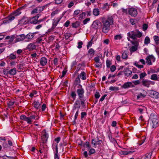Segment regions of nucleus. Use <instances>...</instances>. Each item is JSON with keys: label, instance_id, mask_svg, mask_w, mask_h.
I'll use <instances>...</instances> for the list:
<instances>
[{"label": "nucleus", "instance_id": "4c0bfd02", "mask_svg": "<svg viewBox=\"0 0 159 159\" xmlns=\"http://www.w3.org/2000/svg\"><path fill=\"white\" fill-rule=\"evenodd\" d=\"M152 155V153H147L145 155V158L144 159H150Z\"/></svg>", "mask_w": 159, "mask_h": 159}, {"label": "nucleus", "instance_id": "c756f323", "mask_svg": "<svg viewBox=\"0 0 159 159\" xmlns=\"http://www.w3.org/2000/svg\"><path fill=\"white\" fill-rule=\"evenodd\" d=\"M122 38V36L121 34H117L114 36V39L115 40H120Z\"/></svg>", "mask_w": 159, "mask_h": 159}, {"label": "nucleus", "instance_id": "f3484780", "mask_svg": "<svg viewBox=\"0 0 159 159\" xmlns=\"http://www.w3.org/2000/svg\"><path fill=\"white\" fill-rule=\"evenodd\" d=\"M47 61L48 60L46 57H42L40 59V65L42 66H44L47 64Z\"/></svg>", "mask_w": 159, "mask_h": 159}, {"label": "nucleus", "instance_id": "4d7b16f0", "mask_svg": "<svg viewBox=\"0 0 159 159\" xmlns=\"http://www.w3.org/2000/svg\"><path fill=\"white\" fill-rule=\"evenodd\" d=\"M147 74L145 73H142L140 75V79H142Z\"/></svg>", "mask_w": 159, "mask_h": 159}, {"label": "nucleus", "instance_id": "6e6d98bb", "mask_svg": "<svg viewBox=\"0 0 159 159\" xmlns=\"http://www.w3.org/2000/svg\"><path fill=\"white\" fill-rule=\"evenodd\" d=\"M78 45L77 46V48H78L80 49L82 48V45L83 44V42L82 41H81L79 42L78 43Z\"/></svg>", "mask_w": 159, "mask_h": 159}, {"label": "nucleus", "instance_id": "a18cd8bd", "mask_svg": "<svg viewBox=\"0 0 159 159\" xmlns=\"http://www.w3.org/2000/svg\"><path fill=\"white\" fill-rule=\"evenodd\" d=\"M84 147H86L88 148V149H89L90 148V146L89 145V142H86L83 145Z\"/></svg>", "mask_w": 159, "mask_h": 159}, {"label": "nucleus", "instance_id": "c85d7f7f", "mask_svg": "<svg viewBox=\"0 0 159 159\" xmlns=\"http://www.w3.org/2000/svg\"><path fill=\"white\" fill-rule=\"evenodd\" d=\"M36 116L34 115H30L29 117H28L29 120L30 121V123L31 124L32 123V119H35Z\"/></svg>", "mask_w": 159, "mask_h": 159}, {"label": "nucleus", "instance_id": "412c9836", "mask_svg": "<svg viewBox=\"0 0 159 159\" xmlns=\"http://www.w3.org/2000/svg\"><path fill=\"white\" fill-rule=\"evenodd\" d=\"M35 33H29L26 35H25V39H27L29 40H31L34 38V34Z\"/></svg>", "mask_w": 159, "mask_h": 159}, {"label": "nucleus", "instance_id": "c9c22d12", "mask_svg": "<svg viewBox=\"0 0 159 159\" xmlns=\"http://www.w3.org/2000/svg\"><path fill=\"white\" fill-rule=\"evenodd\" d=\"M146 96V95L144 94L141 93H139L137 96V99H139L140 98H144Z\"/></svg>", "mask_w": 159, "mask_h": 159}, {"label": "nucleus", "instance_id": "0eeeda50", "mask_svg": "<svg viewBox=\"0 0 159 159\" xmlns=\"http://www.w3.org/2000/svg\"><path fill=\"white\" fill-rule=\"evenodd\" d=\"M39 17V14L32 17H29V23L31 24H38V20Z\"/></svg>", "mask_w": 159, "mask_h": 159}, {"label": "nucleus", "instance_id": "473e14b6", "mask_svg": "<svg viewBox=\"0 0 159 159\" xmlns=\"http://www.w3.org/2000/svg\"><path fill=\"white\" fill-rule=\"evenodd\" d=\"M129 87V82L125 83L121 86V87L124 89H127Z\"/></svg>", "mask_w": 159, "mask_h": 159}, {"label": "nucleus", "instance_id": "a19ab883", "mask_svg": "<svg viewBox=\"0 0 159 159\" xmlns=\"http://www.w3.org/2000/svg\"><path fill=\"white\" fill-rule=\"evenodd\" d=\"M124 71L125 74L126 76H129V70L128 68L125 69Z\"/></svg>", "mask_w": 159, "mask_h": 159}, {"label": "nucleus", "instance_id": "72a5a7b5", "mask_svg": "<svg viewBox=\"0 0 159 159\" xmlns=\"http://www.w3.org/2000/svg\"><path fill=\"white\" fill-rule=\"evenodd\" d=\"M8 58L10 60H14L16 58V56L15 55L12 53L9 56Z\"/></svg>", "mask_w": 159, "mask_h": 159}, {"label": "nucleus", "instance_id": "0e129e2a", "mask_svg": "<svg viewBox=\"0 0 159 159\" xmlns=\"http://www.w3.org/2000/svg\"><path fill=\"white\" fill-rule=\"evenodd\" d=\"M116 69V67L114 65H113L111 67L110 70L112 72L114 71Z\"/></svg>", "mask_w": 159, "mask_h": 159}, {"label": "nucleus", "instance_id": "a211bd4d", "mask_svg": "<svg viewBox=\"0 0 159 159\" xmlns=\"http://www.w3.org/2000/svg\"><path fill=\"white\" fill-rule=\"evenodd\" d=\"M24 7H20L18 8L13 13H12L14 14V16H16L19 15L21 13V11L23 9Z\"/></svg>", "mask_w": 159, "mask_h": 159}, {"label": "nucleus", "instance_id": "dca6fc26", "mask_svg": "<svg viewBox=\"0 0 159 159\" xmlns=\"http://www.w3.org/2000/svg\"><path fill=\"white\" fill-rule=\"evenodd\" d=\"M36 45L34 43H31L29 44L27 47V48L29 51H32L36 49Z\"/></svg>", "mask_w": 159, "mask_h": 159}, {"label": "nucleus", "instance_id": "2f4dec72", "mask_svg": "<svg viewBox=\"0 0 159 159\" xmlns=\"http://www.w3.org/2000/svg\"><path fill=\"white\" fill-rule=\"evenodd\" d=\"M40 106V103L39 102H34V107L36 108V109L39 108V107Z\"/></svg>", "mask_w": 159, "mask_h": 159}, {"label": "nucleus", "instance_id": "7ed1b4c3", "mask_svg": "<svg viewBox=\"0 0 159 159\" xmlns=\"http://www.w3.org/2000/svg\"><path fill=\"white\" fill-rule=\"evenodd\" d=\"M149 120L152 122L153 128H155L157 126L158 120L157 117L155 113H152L151 114Z\"/></svg>", "mask_w": 159, "mask_h": 159}, {"label": "nucleus", "instance_id": "bf43d9fd", "mask_svg": "<svg viewBox=\"0 0 159 159\" xmlns=\"http://www.w3.org/2000/svg\"><path fill=\"white\" fill-rule=\"evenodd\" d=\"M79 110H77V111L76 112L75 116V119L74 120V122H75V120H76V119L77 118V116L78 115V113H79Z\"/></svg>", "mask_w": 159, "mask_h": 159}, {"label": "nucleus", "instance_id": "79ce46f5", "mask_svg": "<svg viewBox=\"0 0 159 159\" xmlns=\"http://www.w3.org/2000/svg\"><path fill=\"white\" fill-rule=\"evenodd\" d=\"M72 25L73 27L76 28L79 26L80 23L78 21H76L75 23H73Z\"/></svg>", "mask_w": 159, "mask_h": 159}, {"label": "nucleus", "instance_id": "e2e57ef3", "mask_svg": "<svg viewBox=\"0 0 159 159\" xmlns=\"http://www.w3.org/2000/svg\"><path fill=\"white\" fill-rule=\"evenodd\" d=\"M94 96L96 98H99L100 97V95L99 94V93L98 92H96Z\"/></svg>", "mask_w": 159, "mask_h": 159}, {"label": "nucleus", "instance_id": "2eb2a0df", "mask_svg": "<svg viewBox=\"0 0 159 159\" xmlns=\"http://www.w3.org/2000/svg\"><path fill=\"white\" fill-rule=\"evenodd\" d=\"M48 138V135L46 132H45L41 136V139L43 141V143H45L47 141Z\"/></svg>", "mask_w": 159, "mask_h": 159}, {"label": "nucleus", "instance_id": "603ef678", "mask_svg": "<svg viewBox=\"0 0 159 159\" xmlns=\"http://www.w3.org/2000/svg\"><path fill=\"white\" fill-rule=\"evenodd\" d=\"M37 92L36 91H34L32 93H31L30 94V96L31 97H33L34 96V95L36 94Z\"/></svg>", "mask_w": 159, "mask_h": 159}, {"label": "nucleus", "instance_id": "7c9ffc66", "mask_svg": "<svg viewBox=\"0 0 159 159\" xmlns=\"http://www.w3.org/2000/svg\"><path fill=\"white\" fill-rule=\"evenodd\" d=\"M80 101L81 104L83 107H85V101L86 100L85 99H84V98H82L81 99H79Z\"/></svg>", "mask_w": 159, "mask_h": 159}, {"label": "nucleus", "instance_id": "f03ea898", "mask_svg": "<svg viewBox=\"0 0 159 159\" xmlns=\"http://www.w3.org/2000/svg\"><path fill=\"white\" fill-rule=\"evenodd\" d=\"M102 32L104 33H107L110 29V26L113 24L114 19L112 16H108L106 18L102 20Z\"/></svg>", "mask_w": 159, "mask_h": 159}, {"label": "nucleus", "instance_id": "f257e3e1", "mask_svg": "<svg viewBox=\"0 0 159 159\" xmlns=\"http://www.w3.org/2000/svg\"><path fill=\"white\" fill-rule=\"evenodd\" d=\"M102 32L104 33H107L110 29V26L113 24L114 19L112 16H108L106 18L102 20Z\"/></svg>", "mask_w": 159, "mask_h": 159}, {"label": "nucleus", "instance_id": "f704fd0d", "mask_svg": "<svg viewBox=\"0 0 159 159\" xmlns=\"http://www.w3.org/2000/svg\"><path fill=\"white\" fill-rule=\"evenodd\" d=\"M128 55L127 52L125 51L122 53V57L123 59H126L128 58Z\"/></svg>", "mask_w": 159, "mask_h": 159}, {"label": "nucleus", "instance_id": "3c124183", "mask_svg": "<svg viewBox=\"0 0 159 159\" xmlns=\"http://www.w3.org/2000/svg\"><path fill=\"white\" fill-rule=\"evenodd\" d=\"M95 152V150L93 148H91L89 152V154L91 155V154L94 153Z\"/></svg>", "mask_w": 159, "mask_h": 159}, {"label": "nucleus", "instance_id": "de8ad7c7", "mask_svg": "<svg viewBox=\"0 0 159 159\" xmlns=\"http://www.w3.org/2000/svg\"><path fill=\"white\" fill-rule=\"evenodd\" d=\"M109 89L111 90L112 91H117L119 90L118 88L117 87H113V86H111L110 88Z\"/></svg>", "mask_w": 159, "mask_h": 159}, {"label": "nucleus", "instance_id": "864d4df0", "mask_svg": "<svg viewBox=\"0 0 159 159\" xmlns=\"http://www.w3.org/2000/svg\"><path fill=\"white\" fill-rule=\"evenodd\" d=\"M129 152L126 151V150H124L121 151V154L123 155H126L128 154Z\"/></svg>", "mask_w": 159, "mask_h": 159}, {"label": "nucleus", "instance_id": "09e8293b", "mask_svg": "<svg viewBox=\"0 0 159 159\" xmlns=\"http://www.w3.org/2000/svg\"><path fill=\"white\" fill-rule=\"evenodd\" d=\"M153 38L156 43L157 44L158 42L159 41V37L158 36H154Z\"/></svg>", "mask_w": 159, "mask_h": 159}, {"label": "nucleus", "instance_id": "4468645a", "mask_svg": "<svg viewBox=\"0 0 159 159\" xmlns=\"http://www.w3.org/2000/svg\"><path fill=\"white\" fill-rule=\"evenodd\" d=\"M99 24H101V23L98 20H96L93 22L91 27L92 28L97 29L98 28Z\"/></svg>", "mask_w": 159, "mask_h": 159}, {"label": "nucleus", "instance_id": "49530a36", "mask_svg": "<svg viewBox=\"0 0 159 159\" xmlns=\"http://www.w3.org/2000/svg\"><path fill=\"white\" fill-rule=\"evenodd\" d=\"M39 13L38 11L37 7L31 11V14H33L34 13Z\"/></svg>", "mask_w": 159, "mask_h": 159}, {"label": "nucleus", "instance_id": "680f3d73", "mask_svg": "<svg viewBox=\"0 0 159 159\" xmlns=\"http://www.w3.org/2000/svg\"><path fill=\"white\" fill-rule=\"evenodd\" d=\"M90 20L89 18H87L84 20L83 21V23L84 25L86 24L88 21Z\"/></svg>", "mask_w": 159, "mask_h": 159}, {"label": "nucleus", "instance_id": "c03bdc74", "mask_svg": "<svg viewBox=\"0 0 159 159\" xmlns=\"http://www.w3.org/2000/svg\"><path fill=\"white\" fill-rule=\"evenodd\" d=\"M89 53L92 56H93L94 54V51L93 48H90L88 51Z\"/></svg>", "mask_w": 159, "mask_h": 159}, {"label": "nucleus", "instance_id": "f8f14e48", "mask_svg": "<svg viewBox=\"0 0 159 159\" xmlns=\"http://www.w3.org/2000/svg\"><path fill=\"white\" fill-rule=\"evenodd\" d=\"M137 14L138 12L136 9L133 7L130 8V15L135 17Z\"/></svg>", "mask_w": 159, "mask_h": 159}, {"label": "nucleus", "instance_id": "338daca9", "mask_svg": "<svg viewBox=\"0 0 159 159\" xmlns=\"http://www.w3.org/2000/svg\"><path fill=\"white\" fill-rule=\"evenodd\" d=\"M135 66L138 67L139 68H142L143 67V66L142 65H139L137 63H135Z\"/></svg>", "mask_w": 159, "mask_h": 159}, {"label": "nucleus", "instance_id": "393cba45", "mask_svg": "<svg viewBox=\"0 0 159 159\" xmlns=\"http://www.w3.org/2000/svg\"><path fill=\"white\" fill-rule=\"evenodd\" d=\"M80 77L83 80H85L86 79V73L84 71L81 72V73L79 75Z\"/></svg>", "mask_w": 159, "mask_h": 159}, {"label": "nucleus", "instance_id": "6e6552de", "mask_svg": "<svg viewBox=\"0 0 159 159\" xmlns=\"http://www.w3.org/2000/svg\"><path fill=\"white\" fill-rule=\"evenodd\" d=\"M28 23H29V18L25 16H24L18 22V24L21 25Z\"/></svg>", "mask_w": 159, "mask_h": 159}, {"label": "nucleus", "instance_id": "58836bf2", "mask_svg": "<svg viewBox=\"0 0 159 159\" xmlns=\"http://www.w3.org/2000/svg\"><path fill=\"white\" fill-rule=\"evenodd\" d=\"M71 96L73 99L75 100L76 98V95L75 91H72L71 92Z\"/></svg>", "mask_w": 159, "mask_h": 159}, {"label": "nucleus", "instance_id": "1a4fd4ad", "mask_svg": "<svg viewBox=\"0 0 159 159\" xmlns=\"http://www.w3.org/2000/svg\"><path fill=\"white\" fill-rule=\"evenodd\" d=\"M128 12L129 13V9L121 8L117 11V13L119 15H127Z\"/></svg>", "mask_w": 159, "mask_h": 159}, {"label": "nucleus", "instance_id": "ea45409f", "mask_svg": "<svg viewBox=\"0 0 159 159\" xmlns=\"http://www.w3.org/2000/svg\"><path fill=\"white\" fill-rule=\"evenodd\" d=\"M45 6H43L42 7H37L38 11H39V13H40L42 12V11L44 9Z\"/></svg>", "mask_w": 159, "mask_h": 159}, {"label": "nucleus", "instance_id": "aec40b11", "mask_svg": "<svg viewBox=\"0 0 159 159\" xmlns=\"http://www.w3.org/2000/svg\"><path fill=\"white\" fill-rule=\"evenodd\" d=\"M20 119L21 120H24L27 122V123L31 124L30 123V121L29 120V119L28 117H27L25 115H22L20 116Z\"/></svg>", "mask_w": 159, "mask_h": 159}, {"label": "nucleus", "instance_id": "39448f33", "mask_svg": "<svg viewBox=\"0 0 159 159\" xmlns=\"http://www.w3.org/2000/svg\"><path fill=\"white\" fill-rule=\"evenodd\" d=\"M15 16H16L12 13H11L3 20V23L7 24L10 23L14 19Z\"/></svg>", "mask_w": 159, "mask_h": 159}, {"label": "nucleus", "instance_id": "8fccbe9b", "mask_svg": "<svg viewBox=\"0 0 159 159\" xmlns=\"http://www.w3.org/2000/svg\"><path fill=\"white\" fill-rule=\"evenodd\" d=\"M87 115V113L85 112H83L81 113V119L83 120V118Z\"/></svg>", "mask_w": 159, "mask_h": 159}, {"label": "nucleus", "instance_id": "cd10ccee", "mask_svg": "<svg viewBox=\"0 0 159 159\" xmlns=\"http://www.w3.org/2000/svg\"><path fill=\"white\" fill-rule=\"evenodd\" d=\"M151 79L154 80H158L157 75L156 74H153L151 76Z\"/></svg>", "mask_w": 159, "mask_h": 159}, {"label": "nucleus", "instance_id": "4be33fe9", "mask_svg": "<svg viewBox=\"0 0 159 159\" xmlns=\"http://www.w3.org/2000/svg\"><path fill=\"white\" fill-rule=\"evenodd\" d=\"M80 104L79 102V101L77 100L75 101L73 107V110H76L77 108V110H79L80 108Z\"/></svg>", "mask_w": 159, "mask_h": 159}, {"label": "nucleus", "instance_id": "423d86ee", "mask_svg": "<svg viewBox=\"0 0 159 159\" xmlns=\"http://www.w3.org/2000/svg\"><path fill=\"white\" fill-rule=\"evenodd\" d=\"M76 92L79 97V99H81L82 98H84V91L81 86L80 88L77 90Z\"/></svg>", "mask_w": 159, "mask_h": 159}, {"label": "nucleus", "instance_id": "5fc2aeb1", "mask_svg": "<svg viewBox=\"0 0 159 159\" xmlns=\"http://www.w3.org/2000/svg\"><path fill=\"white\" fill-rule=\"evenodd\" d=\"M92 39L88 43V44L87 46V49H89V47H91L92 44Z\"/></svg>", "mask_w": 159, "mask_h": 159}, {"label": "nucleus", "instance_id": "37998d69", "mask_svg": "<svg viewBox=\"0 0 159 159\" xmlns=\"http://www.w3.org/2000/svg\"><path fill=\"white\" fill-rule=\"evenodd\" d=\"M106 63L107 67H110L111 65L112 64L111 61L110 60H107L106 61Z\"/></svg>", "mask_w": 159, "mask_h": 159}, {"label": "nucleus", "instance_id": "b1692460", "mask_svg": "<svg viewBox=\"0 0 159 159\" xmlns=\"http://www.w3.org/2000/svg\"><path fill=\"white\" fill-rule=\"evenodd\" d=\"M16 73V70L15 68L11 69L9 70V74L10 75H14Z\"/></svg>", "mask_w": 159, "mask_h": 159}, {"label": "nucleus", "instance_id": "9d476101", "mask_svg": "<svg viewBox=\"0 0 159 159\" xmlns=\"http://www.w3.org/2000/svg\"><path fill=\"white\" fill-rule=\"evenodd\" d=\"M150 96L152 98H157L159 97V93L153 90H150L149 92Z\"/></svg>", "mask_w": 159, "mask_h": 159}, {"label": "nucleus", "instance_id": "20e7f679", "mask_svg": "<svg viewBox=\"0 0 159 159\" xmlns=\"http://www.w3.org/2000/svg\"><path fill=\"white\" fill-rule=\"evenodd\" d=\"M130 42L132 46L130 48V51L131 53H132L133 52L136 51L138 49L139 43L138 41L135 40L131 41Z\"/></svg>", "mask_w": 159, "mask_h": 159}, {"label": "nucleus", "instance_id": "bb28decb", "mask_svg": "<svg viewBox=\"0 0 159 159\" xmlns=\"http://www.w3.org/2000/svg\"><path fill=\"white\" fill-rule=\"evenodd\" d=\"M109 8V5L107 3H105L103 5L102 9L105 10H108Z\"/></svg>", "mask_w": 159, "mask_h": 159}, {"label": "nucleus", "instance_id": "5701e85b", "mask_svg": "<svg viewBox=\"0 0 159 159\" xmlns=\"http://www.w3.org/2000/svg\"><path fill=\"white\" fill-rule=\"evenodd\" d=\"M142 84L144 86L146 87L147 88H149L150 86V83H149V80H144V79L142 81Z\"/></svg>", "mask_w": 159, "mask_h": 159}, {"label": "nucleus", "instance_id": "9b49d317", "mask_svg": "<svg viewBox=\"0 0 159 159\" xmlns=\"http://www.w3.org/2000/svg\"><path fill=\"white\" fill-rule=\"evenodd\" d=\"M25 35L24 34L17 36L16 37L15 42L17 43L18 42L22 41L25 39Z\"/></svg>", "mask_w": 159, "mask_h": 159}, {"label": "nucleus", "instance_id": "13d9d810", "mask_svg": "<svg viewBox=\"0 0 159 159\" xmlns=\"http://www.w3.org/2000/svg\"><path fill=\"white\" fill-rule=\"evenodd\" d=\"M94 66L96 67H101L102 64L101 62H99L96 63Z\"/></svg>", "mask_w": 159, "mask_h": 159}, {"label": "nucleus", "instance_id": "774afa93", "mask_svg": "<svg viewBox=\"0 0 159 159\" xmlns=\"http://www.w3.org/2000/svg\"><path fill=\"white\" fill-rule=\"evenodd\" d=\"M136 37L139 38H140L142 35V34L141 32H139L137 34H135Z\"/></svg>", "mask_w": 159, "mask_h": 159}, {"label": "nucleus", "instance_id": "6ab92c4d", "mask_svg": "<svg viewBox=\"0 0 159 159\" xmlns=\"http://www.w3.org/2000/svg\"><path fill=\"white\" fill-rule=\"evenodd\" d=\"M60 20V19H59L58 18H57L53 20L52 23V29H54L56 27Z\"/></svg>", "mask_w": 159, "mask_h": 159}, {"label": "nucleus", "instance_id": "e433bc0d", "mask_svg": "<svg viewBox=\"0 0 159 159\" xmlns=\"http://www.w3.org/2000/svg\"><path fill=\"white\" fill-rule=\"evenodd\" d=\"M150 42L149 38L148 37H146L144 39V43L147 44L149 43Z\"/></svg>", "mask_w": 159, "mask_h": 159}, {"label": "nucleus", "instance_id": "a878e982", "mask_svg": "<svg viewBox=\"0 0 159 159\" xmlns=\"http://www.w3.org/2000/svg\"><path fill=\"white\" fill-rule=\"evenodd\" d=\"M93 13L95 16H98L100 14L99 10L98 8H95L93 10Z\"/></svg>", "mask_w": 159, "mask_h": 159}, {"label": "nucleus", "instance_id": "69168bd1", "mask_svg": "<svg viewBox=\"0 0 159 159\" xmlns=\"http://www.w3.org/2000/svg\"><path fill=\"white\" fill-rule=\"evenodd\" d=\"M86 15V13L85 12H83L80 15V17L82 19L84 18V17Z\"/></svg>", "mask_w": 159, "mask_h": 159}, {"label": "nucleus", "instance_id": "052dcab7", "mask_svg": "<svg viewBox=\"0 0 159 159\" xmlns=\"http://www.w3.org/2000/svg\"><path fill=\"white\" fill-rule=\"evenodd\" d=\"M100 60L99 57L98 56L94 58V60L96 63L99 62Z\"/></svg>", "mask_w": 159, "mask_h": 159}, {"label": "nucleus", "instance_id": "ddd939ff", "mask_svg": "<svg viewBox=\"0 0 159 159\" xmlns=\"http://www.w3.org/2000/svg\"><path fill=\"white\" fill-rule=\"evenodd\" d=\"M155 59L153 55H149L146 58V62L148 65H151L152 64L151 59Z\"/></svg>", "mask_w": 159, "mask_h": 159}]
</instances>
